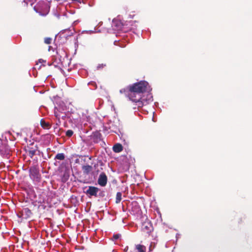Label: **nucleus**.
I'll list each match as a JSON object with an SVG mask.
<instances>
[{
    "label": "nucleus",
    "instance_id": "nucleus-1",
    "mask_svg": "<svg viewBox=\"0 0 252 252\" xmlns=\"http://www.w3.org/2000/svg\"><path fill=\"white\" fill-rule=\"evenodd\" d=\"M148 83L146 81H140L127 86L126 89L121 90L120 93H125L130 100L138 103V107H142L143 105L142 94L148 91Z\"/></svg>",
    "mask_w": 252,
    "mask_h": 252
},
{
    "label": "nucleus",
    "instance_id": "nucleus-2",
    "mask_svg": "<svg viewBox=\"0 0 252 252\" xmlns=\"http://www.w3.org/2000/svg\"><path fill=\"white\" fill-rule=\"evenodd\" d=\"M30 176L32 180L38 182L41 179L39 170L36 166H32L30 168Z\"/></svg>",
    "mask_w": 252,
    "mask_h": 252
},
{
    "label": "nucleus",
    "instance_id": "nucleus-3",
    "mask_svg": "<svg viewBox=\"0 0 252 252\" xmlns=\"http://www.w3.org/2000/svg\"><path fill=\"white\" fill-rule=\"evenodd\" d=\"M26 151L27 154L32 158L38 151L37 145L33 143L27 147Z\"/></svg>",
    "mask_w": 252,
    "mask_h": 252
},
{
    "label": "nucleus",
    "instance_id": "nucleus-4",
    "mask_svg": "<svg viewBox=\"0 0 252 252\" xmlns=\"http://www.w3.org/2000/svg\"><path fill=\"white\" fill-rule=\"evenodd\" d=\"M99 189L94 186H89L88 189L84 191L85 194L88 195L89 197L91 196H97V193L99 191Z\"/></svg>",
    "mask_w": 252,
    "mask_h": 252
},
{
    "label": "nucleus",
    "instance_id": "nucleus-5",
    "mask_svg": "<svg viewBox=\"0 0 252 252\" xmlns=\"http://www.w3.org/2000/svg\"><path fill=\"white\" fill-rule=\"evenodd\" d=\"M73 29H65L60 32L59 33V37L61 38H64L67 40L69 37L73 35L74 33Z\"/></svg>",
    "mask_w": 252,
    "mask_h": 252
},
{
    "label": "nucleus",
    "instance_id": "nucleus-6",
    "mask_svg": "<svg viewBox=\"0 0 252 252\" xmlns=\"http://www.w3.org/2000/svg\"><path fill=\"white\" fill-rule=\"evenodd\" d=\"M107 182V177L104 172L100 173L98 177L97 183L101 187H104L106 185Z\"/></svg>",
    "mask_w": 252,
    "mask_h": 252
},
{
    "label": "nucleus",
    "instance_id": "nucleus-7",
    "mask_svg": "<svg viewBox=\"0 0 252 252\" xmlns=\"http://www.w3.org/2000/svg\"><path fill=\"white\" fill-rule=\"evenodd\" d=\"M83 172L85 175L89 174L93 170V167L88 164L84 165L82 167Z\"/></svg>",
    "mask_w": 252,
    "mask_h": 252
},
{
    "label": "nucleus",
    "instance_id": "nucleus-8",
    "mask_svg": "<svg viewBox=\"0 0 252 252\" xmlns=\"http://www.w3.org/2000/svg\"><path fill=\"white\" fill-rule=\"evenodd\" d=\"M123 150V147L122 144L120 143H117L115 144L113 147V150L115 153H119L122 151Z\"/></svg>",
    "mask_w": 252,
    "mask_h": 252
},
{
    "label": "nucleus",
    "instance_id": "nucleus-9",
    "mask_svg": "<svg viewBox=\"0 0 252 252\" xmlns=\"http://www.w3.org/2000/svg\"><path fill=\"white\" fill-rule=\"evenodd\" d=\"M22 215H25V218L28 219L31 217L32 215V212L28 208H26L23 209Z\"/></svg>",
    "mask_w": 252,
    "mask_h": 252
},
{
    "label": "nucleus",
    "instance_id": "nucleus-10",
    "mask_svg": "<svg viewBox=\"0 0 252 252\" xmlns=\"http://www.w3.org/2000/svg\"><path fill=\"white\" fill-rule=\"evenodd\" d=\"M135 248L138 252H146V248L144 245L138 244L135 245Z\"/></svg>",
    "mask_w": 252,
    "mask_h": 252
},
{
    "label": "nucleus",
    "instance_id": "nucleus-11",
    "mask_svg": "<svg viewBox=\"0 0 252 252\" xmlns=\"http://www.w3.org/2000/svg\"><path fill=\"white\" fill-rule=\"evenodd\" d=\"M40 125L41 126L44 128L49 129L50 127L49 123L45 122L43 119H41L40 120Z\"/></svg>",
    "mask_w": 252,
    "mask_h": 252
},
{
    "label": "nucleus",
    "instance_id": "nucleus-12",
    "mask_svg": "<svg viewBox=\"0 0 252 252\" xmlns=\"http://www.w3.org/2000/svg\"><path fill=\"white\" fill-rule=\"evenodd\" d=\"M65 158V156L64 154L63 153H59L56 155L55 157V159H59V160H64Z\"/></svg>",
    "mask_w": 252,
    "mask_h": 252
},
{
    "label": "nucleus",
    "instance_id": "nucleus-13",
    "mask_svg": "<svg viewBox=\"0 0 252 252\" xmlns=\"http://www.w3.org/2000/svg\"><path fill=\"white\" fill-rule=\"evenodd\" d=\"M122 200V193L118 192L116 194V203H119Z\"/></svg>",
    "mask_w": 252,
    "mask_h": 252
},
{
    "label": "nucleus",
    "instance_id": "nucleus-14",
    "mask_svg": "<svg viewBox=\"0 0 252 252\" xmlns=\"http://www.w3.org/2000/svg\"><path fill=\"white\" fill-rule=\"evenodd\" d=\"M73 134V131L71 129H69L66 131L65 135L66 136H67L68 137H70L71 136H72Z\"/></svg>",
    "mask_w": 252,
    "mask_h": 252
},
{
    "label": "nucleus",
    "instance_id": "nucleus-15",
    "mask_svg": "<svg viewBox=\"0 0 252 252\" xmlns=\"http://www.w3.org/2000/svg\"><path fill=\"white\" fill-rule=\"evenodd\" d=\"M120 236H121V235L120 234H114L113 236V238H112V240L113 241H116V240H118V239H119Z\"/></svg>",
    "mask_w": 252,
    "mask_h": 252
},
{
    "label": "nucleus",
    "instance_id": "nucleus-16",
    "mask_svg": "<svg viewBox=\"0 0 252 252\" xmlns=\"http://www.w3.org/2000/svg\"><path fill=\"white\" fill-rule=\"evenodd\" d=\"M52 38L50 37H46L44 39V42L46 44H49L51 43Z\"/></svg>",
    "mask_w": 252,
    "mask_h": 252
},
{
    "label": "nucleus",
    "instance_id": "nucleus-17",
    "mask_svg": "<svg viewBox=\"0 0 252 252\" xmlns=\"http://www.w3.org/2000/svg\"><path fill=\"white\" fill-rule=\"evenodd\" d=\"M106 66V63L99 64L97 66V69H98V70L101 69L103 68V67H105Z\"/></svg>",
    "mask_w": 252,
    "mask_h": 252
},
{
    "label": "nucleus",
    "instance_id": "nucleus-18",
    "mask_svg": "<svg viewBox=\"0 0 252 252\" xmlns=\"http://www.w3.org/2000/svg\"><path fill=\"white\" fill-rule=\"evenodd\" d=\"M69 174L68 173H64L63 176V180H64V181H66V180H68V178H69Z\"/></svg>",
    "mask_w": 252,
    "mask_h": 252
},
{
    "label": "nucleus",
    "instance_id": "nucleus-19",
    "mask_svg": "<svg viewBox=\"0 0 252 252\" xmlns=\"http://www.w3.org/2000/svg\"><path fill=\"white\" fill-rule=\"evenodd\" d=\"M38 63H42L43 66H45V64L44 63H46V60H44L43 59H40L38 60Z\"/></svg>",
    "mask_w": 252,
    "mask_h": 252
},
{
    "label": "nucleus",
    "instance_id": "nucleus-20",
    "mask_svg": "<svg viewBox=\"0 0 252 252\" xmlns=\"http://www.w3.org/2000/svg\"><path fill=\"white\" fill-rule=\"evenodd\" d=\"M94 136H96V138H98V139H100L101 138V135L100 133L99 132H96L94 134Z\"/></svg>",
    "mask_w": 252,
    "mask_h": 252
},
{
    "label": "nucleus",
    "instance_id": "nucleus-21",
    "mask_svg": "<svg viewBox=\"0 0 252 252\" xmlns=\"http://www.w3.org/2000/svg\"><path fill=\"white\" fill-rule=\"evenodd\" d=\"M98 196H100V197H103V196H104V192L103 191H101V192H100L99 193Z\"/></svg>",
    "mask_w": 252,
    "mask_h": 252
},
{
    "label": "nucleus",
    "instance_id": "nucleus-22",
    "mask_svg": "<svg viewBox=\"0 0 252 252\" xmlns=\"http://www.w3.org/2000/svg\"><path fill=\"white\" fill-rule=\"evenodd\" d=\"M22 4H23L24 6H26V7H27L28 6V3L27 2H26V1H23L22 2Z\"/></svg>",
    "mask_w": 252,
    "mask_h": 252
},
{
    "label": "nucleus",
    "instance_id": "nucleus-23",
    "mask_svg": "<svg viewBox=\"0 0 252 252\" xmlns=\"http://www.w3.org/2000/svg\"><path fill=\"white\" fill-rule=\"evenodd\" d=\"M55 115L56 118H57L59 120L60 119V116L57 112H55Z\"/></svg>",
    "mask_w": 252,
    "mask_h": 252
}]
</instances>
